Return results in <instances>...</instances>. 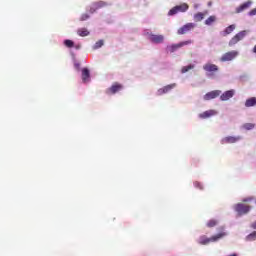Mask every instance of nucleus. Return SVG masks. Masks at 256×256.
Here are the masks:
<instances>
[{"instance_id":"nucleus-1","label":"nucleus","mask_w":256,"mask_h":256,"mask_svg":"<svg viewBox=\"0 0 256 256\" xmlns=\"http://www.w3.org/2000/svg\"><path fill=\"white\" fill-rule=\"evenodd\" d=\"M223 237H227V232H220L210 238L202 235L197 239V243H199V245H209V243H217V241L223 239Z\"/></svg>"},{"instance_id":"nucleus-2","label":"nucleus","mask_w":256,"mask_h":256,"mask_svg":"<svg viewBox=\"0 0 256 256\" xmlns=\"http://www.w3.org/2000/svg\"><path fill=\"white\" fill-rule=\"evenodd\" d=\"M143 35H145L146 39L150 41V43H154L155 45H161V43H164L165 36L159 34H153L151 30H144Z\"/></svg>"},{"instance_id":"nucleus-3","label":"nucleus","mask_w":256,"mask_h":256,"mask_svg":"<svg viewBox=\"0 0 256 256\" xmlns=\"http://www.w3.org/2000/svg\"><path fill=\"white\" fill-rule=\"evenodd\" d=\"M191 43H193V40H186V41L179 42L177 44H171L166 47V51L168 53H175V51H179V49L187 45H191Z\"/></svg>"},{"instance_id":"nucleus-4","label":"nucleus","mask_w":256,"mask_h":256,"mask_svg":"<svg viewBox=\"0 0 256 256\" xmlns=\"http://www.w3.org/2000/svg\"><path fill=\"white\" fill-rule=\"evenodd\" d=\"M186 11H189V5L187 3H182L170 9L168 17H173V15H177V13H186Z\"/></svg>"},{"instance_id":"nucleus-5","label":"nucleus","mask_w":256,"mask_h":256,"mask_svg":"<svg viewBox=\"0 0 256 256\" xmlns=\"http://www.w3.org/2000/svg\"><path fill=\"white\" fill-rule=\"evenodd\" d=\"M248 33H249V30H243V31L238 32L229 41V43H228L229 47H233V45H237V43H239V41H243V39H245V37H247Z\"/></svg>"},{"instance_id":"nucleus-6","label":"nucleus","mask_w":256,"mask_h":256,"mask_svg":"<svg viewBox=\"0 0 256 256\" xmlns=\"http://www.w3.org/2000/svg\"><path fill=\"white\" fill-rule=\"evenodd\" d=\"M237 57H239V51L232 50V51L224 53L220 57V61H221V63H227L229 61H234V59H237Z\"/></svg>"},{"instance_id":"nucleus-7","label":"nucleus","mask_w":256,"mask_h":256,"mask_svg":"<svg viewBox=\"0 0 256 256\" xmlns=\"http://www.w3.org/2000/svg\"><path fill=\"white\" fill-rule=\"evenodd\" d=\"M243 139V136H226L220 140L221 145H231L233 143H239Z\"/></svg>"},{"instance_id":"nucleus-8","label":"nucleus","mask_w":256,"mask_h":256,"mask_svg":"<svg viewBox=\"0 0 256 256\" xmlns=\"http://www.w3.org/2000/svg\"><path fill=\"white\" fill-rule=\"evenodd\" d=\"M234 211H236L238 215H247V213L251 211V207L242 203H238L234 206Z\"/></svg>"},{"instance_id":"nucleus-9","label":"nucleus","mask_w":256,"mask_h":256,"mask_svg":"<svg viewBox=\"0 0 256 256\" xmlns=\"http://www.w3.org/2000/svg\"><path fill=\"white\" fill-rule=\"evenodd\" d=\"M203 69L207 73V77H211L213 74L211 73H217L219 71V66L211 63H206L203 65Z\"/></svg>"},{"instance_id":"nucleus-10","label":"nucleus","mask_w":256,"mask_h":256,"mask_svg":"<svg viewBox=\"0 0 256 256\" xmlns=\"http://www.w3.org/2000/svg\"><path fill=\"white\" fill-rule=\"evenodd\" d=\"M197 27L196 23H187L183 25L180 29H178V35H185V33H189V31H193Z\"/></svg>"},{"instance_id":"nucleus-11","label":"nucleus","mask_w":256,"mask_h":256,"mask_svg":"<svg viewBox=\"0 0 256 256\" xmlns=\"http://www.w3.org/2000/svg\"><path fill=\"white\" fill-rule=\"evenodd\" d=\"M103 7H107V2H104V1L94 2L93 4H91L90 8L87 9V11H89V13H91V15H93V13H95V11H97L98 9H101Z\"/></svg>"},{"instance_id":"nucleus-12","label":"nucleus","mask_w":256,"mask_h":256,"mask_svg":"<svg viewBox=\"0 0 256 256\" xmlns=\"http://www.w3.org/2000/svg\"><path fill=\"white\" fill-rule=\"evenodd\" d=\"M82 83H91V71L88 68H83L81 70Z\"/></svg>"},{"instance_id":"nucleus-13","label":"nucleus","mask_w":256,"mask_h":256,"mask_svg":"<svg viewBox=\"0 0 256 256\" xmlns=\"http://www.w3.org/2000/svg\"><path fill=\"white\" fill-rule=\"evenodd\" d=\"M221 95V90H213L206 93L203 97L204 101H211V99H217Z\"/></svg>"},{"instance_id":"nucleus-14","label":"nucleus","mask_w":256,"mask_h":256,"mask_svg":"<svg viewBox=\"0 0 256 256\" xmlns=\"http://www.w3.org/2000/svg\"><path fill=\"white\" fill-rule=\"evenodd\" d=\"M175 87H177L176 83L164 86L163 88L158 89L157 95H165L167 93H170L172 89H175Z\"/></svg>"},{"instance_id":"nucleus-15","label":"nucleus","mask_w":256,"mask_h":256,"mask_svg":"<svg viewBox=\"0 0 256 256\" xmlns=\"http://www.w3.org/2000/svg\"><path fill=\"white\" fill-rule=\"evenodd\" d=\"M233 97H235V90H227L221 94L220 101H229V99H233Z\"/></svg>"},{"instance_id":"nucleus-16","label":"nucleus","mask_w":256,"mask_h":256,"mask_svg":"<svg viewBox=\"0 0 256 256\" xmlns=\"http://www.w3.org/2000/svg\"><path fill=\"white\" fill-rule=\"evenodd\" d=\"M123 85L121 84H113L107 91V95H115V93H119V91H122Z\"/></svg>"},{"instance_id":"nucleus-17","label":"nucleus","mask_w":256,"mask_h":256,"mask_svg":"<svg viewBox=\"0 0 256 256\" xmlns=\"http://www.w3.org/2000/svg\"><path fill=\"white\" fill-rule=\"evenodd\" d=\"M217 110H207L198 115L199 119H209V117H215Z\"/></svg>"},{"instance_id":"nucleus-18","label":"nucleus","mask_w":256,"mask_h":256,"mask_svg":"<svg viewBox=\"0 0 256 256\" xmlns=\"http://www.w3.org/2000/svg\"><path fill=\"white\" fill-rule=\"evenodd\" d=\"M252 5L253 1L248 0L236 8V13H243V11H246V9H249V7H251Z\"/></svg>"},{"instance_id":"nucleus-19","label":"nucleus","mask_w":256,"mask_h":256,"mask_svg":"<svg viewBox=\"0 0 256 256\" xmlns=\"http://www.w3.org/2000/svg\"><path fill=\"white\" fill-rule=\"evenodd\" d=\"M236 28H237V26L235 24H232V25L226 27L224 29V31L221 32V35L223 37H227V35H231L235 31Z\"/></svg>"},{"instance_id":"nucleus-20","label":"nucleus","mask_w":256,"mask_h":256,"mask_svg":"<svg viewBox=\"0 0 256 256\" xmlns=\"http://www.w3.org/2000/svg\"><path fill=\"white\" fill-rule=\"evenodd\" d=\"M256 105V98L252 97L250 99H247L245 102V107H255Z\"/></svg>"},{"instance_id":"nucleus-21","label":"nucleus","mask_w":256,"mask_h":256,"mask_svg":"<svg viewBox=\"0 0 256 256\" xmlns=\"http://www.w3.org/2000/svg\"><path fill=\"white\" fill-rule=\"evenodd\" d=\"M217 21V16H210L205 20V25L211 26Z\"/></svg>"},{"instance_id":"nucleus-22","label":"nucleus","mask_w":256,"mask_h":256,"mask_svg":"<svg viewBox=\"0 0 256 256\" xmlns=\"http://www.w3.org/2000/svg\"><path fill=\"white\" fill-rule=\"evenodd\" d=\"M103 45H105V42L103 40H99L93 45L92 49L96 51V49H101Z\"/></svg>"},{"instance_id":"nucleus-23","label":"nucleus","mask_w":256,"mask_h":256,"mask_svg":"<svg viewBox=\"0 0 256 256\" xmlns=\"http://www.w3.org/2000/svg\"><path fill=\"white\" fill-rule=\"evenodd\" d=\"M191 69H195L194 64H189L188 66L182 67L181 73H187V72L191 71Z\"/></svg>"},{"instance_id":"nucleus-24","label":"nucleus","mask_w":256,"mask_h":256,"mask_svg":"<svg viewBox=\"0 0 256 256\" xmlns=\"http://www.w3.org/2000/svg\"><path fill=\"white\" fill-rule=\"evenodd\" d=\"M78 35L80 37H87V35H89V30L85 29V28L79 29L78 30Z\"/></svg>"},{"instance_id":"nucleus-25","label":"nucleus","mask_w":256,"mask_h":256,"mask_svg":"<svg viewBox=\"0 0 256 256\" xmlns=\"http://www.w3.org/2000/svg\"><path fill=\"white\" fill-rule=\"evenodd\" d=\"M195 21H203L205 19V14L202 12H198L197 14H194Z\"/></svg>"},{"instance_id":"nucleus-26","label":"nucleus","mask_w":256,"mask_h":256,"mask_svg":"<svg viewBox=\"0 0 256 256\" xmlns=\"http://www.w3.org/2000/svg\"><path fill=\"white\" fill-rule=\"evenodd\" d=\"M244 129H246V131H251L252 129H255V124L253 123H246L243 125Z\"/></svg>"},{"instance_id":"nucleus-27","label":"nucleus","mask_w":256,"mask_h":256,"mask_svg":"<svg viewBox=\"0 0 256 256\" xmlns=\"http://www.w3.org/2000/svg\"><path fill=\"white\" fill-rule=\"evenodd\" d=\"M246 241H256V231L252 232L246 237Z\"/></svg>"},{"instance_id":"nucleus-28","label":"nucleus","mask_w":256,"mask_h":256,"mask_svg":"<svg viewBox=\"0 0 256 256\" xmlns=\"http://www.w3.org/2000/svg\"><path fill=\"white\" fill-rule=\"evenodd\" d=\"M64 45L68 48L75 47V43L72 40H64Z\"/></svg>"},{"instance_id":"nucleus-29","label":"nucleus","mask_w":256,"mask_h":256,"mask_svg":"<svg viewBox=\"0 0 256 256\" xmlns=\"http://www.w3.org/2000/svg\"><path fill=\"white\" fill-rule=\"evenodd\" d=\"M215 225H217V220H210L207 222V227H215Z\"/></svg>"},{"instance_id":"nucleus-30","label":"nucleus","mask_w":256,"mask_h":256,"mask_svg":"<svg viewBox=\"0 0 256 256\" xmlns=\"http://www.w3.org/2000/svg\"><path fill=\"white\" fill-rule=\"evenodd\" d=\"M89 17H90L89 14L84 13L81 15L80 21H87V19H89Z\"/></svg>"},{"instance_id":"nucleus-31","label":"nucleus","mask_w":256,"mask_h":256,"mask_svg":"<svg viewBox=\"0 0 256 256\" xmlns=\"http://www.w3.org/2000/svg\"><path fill=\"white\" fill-rule=\"evenodd\" d=\"M73 60H74V67L79 70L81 67V64L77 62V60H75V55H73Z\"/></svg>"},{"instance_id":"nucleus-32","label":"nucleus","mask_w":256,"mask_h":256,"mask_svg":"<svg viewBox=\"0 0 256 256\" xmlns=\"http://www.w3.org/2000/svg\"><path fill=\"white\" fill-rule=\"evenodd\" d=\"M249 17H255L256 15V7L248 12Z\"/></svg>"},{"instance_id":"nucleus-33","label":"nucleus","mask_w":256,"mask_h":256,"mask_svg":"<svg viewBox=\"0 0 256 256\" xmlns=\"http://www.w3.org/2000/svg\"><path fill=\"white\" fill-rule=\"evenodd\" d=\"M194 187H196V189H200V190L203 189V185H201V183H199V182H194Z\"/></svg>"},{"instance_id":"nucleus-34","label":"nucleus","mask_w":256,"mask_h":256,"mask_svg":"<svg viewBox=\"0 0 256 256\" xmlns=\"http://www.w3.org/2000/svg\"><path fill=\"white\" fill-rule=\"evenodd\" d=\"M252 229H256V221L251 224Z\"/></svg>"},{"instance_id":"nucleus-35","label":"nucleus","mask_w":256,"mask_h":256,"mask_svg":"<svg viewBox=\"0 0 256 256\" xmlns=\"http://www.w3.org/2000/svg\"><path fill=\"white\" fill-rule=\"evenodd\" d=\"M200 5L199 4H194V9H199Z\"/></svg>"},{"instance_id":"nucleus-36","label":"nucleus","mask_w":256,"mask_h":256,"mask_svg":"<svg viewBox=\"0 0 256 256\" xmlns=\"http://www.w3.org/2000/svg\"><path fill=\"white\" fill-rule=\"evenodd\" d=\"M75 49H81V45H76Z\"/></svg>"},{"instance_id":"nucleus-37","label":"nucleus","mask_w":256,"mask_h":256,"mask_svg":"<svg viewBox=\"0 0 256 256\" xmlns=\"http://www.w3.org/2000/svg\"><path fill=\"white\" fill-rule=\"evenodd\" d=\"M253 53H256V45L253 48Z\"/></svg>"},{"instance_id":"nucleus-38","label":"nucleus","mask_w":256,"mask_h":256,"mask_svg":"<svg viewBox=\"0 0 256 256\" xmlns=\"http://www.w3.org/2000/svg\"><path fill=\"white\" fill-rule=\"evenodd\" d=\"M244 201H251V199H244Z\"/></svg>"},{"instance_id":"nucleus-39","label":"nucleus","mask_w":256,"mask_h":256,"mask_svg":"<svg viewBox=\"0 0 256 256\" xmlns=\"http://www.w3.org/2000/svg\"><path fill=\"white\" fill-rule=\"evenodd\" d=\"M255 203H256V200H255Z\"/></svg>"}]
</instances>
